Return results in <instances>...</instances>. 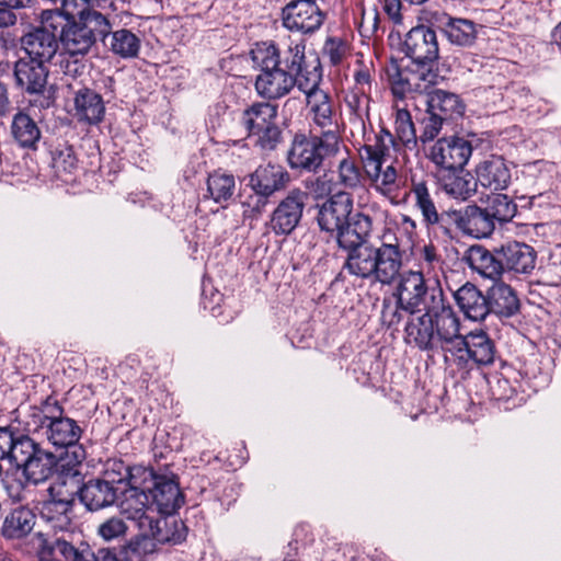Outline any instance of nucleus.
Segmentation results:
<instances>
[{
	"mask_svg": "<svg viewBox=\"0 0 561 561\" xmlns=\"http://www.w3.org/2000/svg\"><path fill=\"white\" fill-rule=\"evenodd\" d=\"M36 524V514L27 506L12 510L4 518L1 534L7 539H21L27 536Z\"/></svg>",
	"mask_w": 561,
	"mask_h": 561,
	"instance_id": "obj_39",
	"label": "nucleus"
},
{
	"mask_svg": "<svg viewBox=\"0 0 561 561\" xmlns=\"http://www.w3.org/2000/svg\"><path fill=\"white\" fill-rule=\"evenodd\" d=\"M353 214L351 194L337 192L320 206L317 221L321 230L333 234L346 224Z\"/></svg>",
	"mask_w": 561,
	"mask_h": 561,
	"instance_id": "obj_21",
	"label": "nucleus"
},
{
	"mask_svg": "<svg viewBox=\"0 0 561 561\" xmlns=\"http://www.w3.org/2000/svg\"><path fill=\"white\" fill-rule=\"evenodd\" d=\"M87 56H65L61 53L60 68L64 73L72 78H77L84 73L87 69Z\"/></svg>",
	"mask_w": 561,
	"mask_h": 561,
	"instance_id": "obj_58",
	"label": "nucleus"
},
{
	"mask_svg": "<svg viewBox=\"0 0 561 561\" xmlns=\"http://www.w3.org/2000/svg\"><path fill=\"white\" fill-rule=\"evenodd\" d=\"M496 253L500 254L502 272L530 274L536 266L537 252L526 243L511 241L496 248Z\"/></svg>",
	"mask_w": 561,
	"mask_h": 561,
	"instance_id": "obj_23",
	"label": "nucleus"
},
{
	"mask_svg": "<svg viewBox=\"0 0 561 561\" xmlns=\"http://www.w3.org/2000/svg\"><path fill=\"white\" fill-rule=\"evenodd\" d=\"M62 486V484H51L48 489L49 497L44 501L39 508L41 518L54 534L38 533L36 550L38 551L41 535L64 537L69 540L70 530L75 518V496Z\"/></svg>",
	"mask_w": 561,
	"mask_h": 561,
	"instance_id": "obj_7",
	"label": "nucleus"
},
{
	"mask_svg": "<svg viewBox=\"0 0 561 561\" xmlns=\"http://www.w3.org/2000/svg\"><path fill=\"white\" fill-rule=\"evenodd\" d=\"M38 561H119L108 548L94 553L85 542L75 545L71 540L56 536H39Z\"/></svg>",
	"mask_w": 561,
	"mask_h": 561,
	"instance_id": "obj_10",
	"label": "nucleus"
},
{
	"mask_svg": "<svg viewBox=\"0 0 561 561\" xmlns=\"http://www.w3.org/2000/svg\"><path fill=\"white\" fill-rule=\"evenodd\" d=\"M53 165L57 171L72 173L78 165L72 147L62 145L53 152Z\"/></svg>",
	"mask_w": 561,
	"mask_h": 561,
	"instance_id": "obj_53",
	"label": "nucleus"
},
{
	"mask_svg": "<svg viewBox=\"0 0 561 561\" xmlns=\"http://www.w3.org/2000/svg\"><path fill=\"white\" fill-rule=\"evenodd\" d=\"M305 207L304 193L291 191L274 209L270 219V228L277 236H287L298 226Z\"/></svg>",
	"mask_w": 561,
	"mask_h": 561,
	"instance_id": "obj_22",
	"label": "nucleus"
},
{
	"mask_svg": "<svg viewBox=\"0 0 561 561\" xmlns=\"http://www.w3.org/2000/svg\"><path fill=\"white\" fill-rule=\"evenodd\" d=\"M321 75L318 70L309 82L300 83L299 90L306 95V105L310 118V130L342 139L339 115L334 101L328 91L319 87Z\"/></svg>",
	"mask_w": 561,
	"mask_h": 561,
	"instance_id": "obj_6",
	"label": "nucleus"
},
{
	"mask_svg": "<svg viewBox=\"0 0 561 561\" xmlns=\"http://www.w3.org/2000/svg\"><path fill=\"white\" fill-rule=\"evenodd\" d=\"M387 75L397 91L425 92L435 84L437 73L431 70H402L396 60L387 66Z\"/></svg>",
	"mask_w": 561,
	"mask_h": 561,
	"instance_id": "obj_24",
	"label": "nucleus"
},
{
	"mask_svg": "<svg viewBox=\"0 0 561 561\" xmlns=\"http://www.w3.org/2000/svg\"><path fill=\"white\" fill-rule=\"evenodd\" d=\"M454 298L460 311L469 320L482 321L490 314L486 294L469 282L455 291Z\"/></svg>",
	"mask_w": 561,
	"mask_h": 561,
	"instance_id": "obj_28",
	"label": "nucleus"
},
{
	"mask_svg": "<svg viewBox=\"0 0 561 561\" xmlns=\"http://www.w3.org/2000/svg\"><path fill=\"white\" fill-rule=\"evenodd\" d=\"M440 180L443 181V186L448 194L463 201L470 198L476 193L477 185L479 184L477 180L473 181L472 179H465L459 176V174L445 175V178H442Z\"/></svg>",
	"mask_w": 561,
	"mask_h": 561,
	"instance_id": "obj_49",
	"label": "nucleus"
},
{
	"mask_svg": "<svg viewBox=\"0 0 561 561\" xmlns=\"http://www.w3.org/2000/svg\"><path fill=\"white\" fill-rule=\"evenodd\" d=\"M323 56L328 57L334 66L341 64L348 53L347 43L341 37L330 36L325 39Z\"/></svg>",
	"mask_w": 561,
	"mask_h": 561,
	"instance_id": "obj_54",
	"label": "nucleus"
},
{
	"mask_svg": "<svg viewBox=\"0 0 561 561\" xmlns=\"http://www.w3.org/2000/svg\"><path fill=\"white\" fill-rule=\"evenodd\" d=\"M234 178L230 174L213 173L207 180V192L216 202L228 201L234 192Z\"/></svg>",
	"mask_w": 561,
	"mask_h": 561,
	"instance_id": "obj_47",
	"label": "nucleus"
},
{
	"mask_svg": "<svg viewBox=\"0 0 561 561\" xmlns=\"http://www.w3.org/2000/svg\"><path fill=\"white\" fill-rule=\"evenodd\" d=\"M305 185L316 198H322L332 193L333 183L328 174H322L307 179Z\"/></svg>",
	"mask_w": 561,
	"mask_h": 561,
	"instance_id": "obj_57",
	"label": "nucleus"
},
{
	"mask_svg": "<svg viewBox=\"0 0 561 561\" xmlns=\"http://www.w3.org/2000/svg\"><path fill=\"white\" fill-rule=\"evenodd\" d=\"M146 482L139 488L149 495V504L154 508V515H171L183 504L178 483L165 476H159L151 469V478H146Z\"/></svg>",
	"mask_w": 561,
	"mask_h": 561,
	"instance_id": "obj_19",
	"label": "nucleus"
},
{
	"mask_svg": "<svg viewBox=\"0 0 561 561\" xmlns=\"http://www.w3.org/2000/svg\"><path fill=\"white\" fill-rule=\"evenodd\" d=\"M473 151L472 140L468 137L453 135L437 139L427 151L426 157L435 165L436 175H455L462 172Z\"/></svg>",
	"mask_w": 561,
	"mask_h": 561,
	"instance_id": "obj_8",
	"label": "nucleus"
},
{
	"mask_svg": "<svg viewBox=\"0 0 561 561\" xmlns=\"http://www.w3.org/2000/svg\"><path fill=\"white\" fill-rule=\"evenodd\" d=\"M156 543L145 533L130 539L121 550L122 561H152Z\"/></svg>",
	"mask_w": 561,
	"mask_h": 561,
	"instance_id": "obj_42",
	"label": "nucleus"
},
{
	"mask_svg": "<svg viewBox=\"0 0 561 561\" xmlns=\"http://www.w3.org/2000/svg\"><path fill=\"white\" fill-rule=\"evenodd\" d=\"M383 163L365 167L373 187L383 196H390L399 190L398 170L393 164L382 169Z\"/></svg>",
	"mask_w": 561,
	"mask_h": 561,
	"instance_id": "obj_40",
	"label": "nucleus"
},
{
	"mask_svg": "<svg viewBox=\"0 0 561 561\" xmlns=\"http://www.w3.org/2000/svg\"><path fill=\"white\" fill-rule=\"evenodd\" d=\"M10 106L8 84L0 80V117L4 116Z\"/></svg>",
	"mask_w": 561,
	"mask_h": 561,
	"instance_id": "obj_64",
	"label": "nucleus"
},
{
	"mask_svg": "<svg viewBox=\"0 0 561 561\" xmlns=\"http://www.w3.org/2000/svg\"><path fill=\"white\" fill-rule=\"evenodd\" d=\"M383 8L393 21L399 22L401 20V0H385Z\"/></svg>",
	"mask_w": 561,
	"mask_h": 561,
	"instance_id": "obj_63",
	"label": "nucleus"
},
{
	"mask_svg": "<svg viewBox=\"0 0 561 561\" xmlns=\"http://www.w3.org/2000/svg\"><path fill=\"white\" fill-rule=\"evenodd\" d=\"M391 145L383 142L375 137L374 144H366L359 148V157L363 161L364 168L377 163H383L385 157L389 151Z\"/></svg>",
	"mask_w": 561,
	"mask_h": 561,
	"instance_id": "obj_50",
	"label": "nucleus"
},
{
	"mask_svg": "<svg viewBox=\"0 0 561 561\" xmlns=\"http://www.w3.org/2000/svg\"><path fill=\"white\" fill-rule=\"evenodd\" d=\"M543 282L550 286H559L561 284V274L559 273V266L556 263L548 264L542 270Z\"/></svg>",
	"mask_w": 561,
	"mask_h": 561,
	"instance_id": "obj_61",
	"label": "nucleus"
},
{
	"mask_svg": "<svg viewBox=\"0 0 561 561\" xmlns=\"http://www.w3.org/2000/svg\"><path fill=\"white\" fill-rule=\"evenodd\" d=\"M435 23L454 45L470 46L477 38L476 24L470 20L440 14L435 16Z\"/></svg>",
	"mask_w": 561,
	"mask_h": 561,
	"instance_id": "obj_33",
	"label": "nucleus"
},
{
	"mask_svg": "<svg viewBox=\"0 0 561 561\" xmlns=\"http://www.w3.org/2000/svg\"><path fill=\"white\" fill-rule=\"evenodd\" d=\"M410 192L414 197L415 207L420 210L423 222L431 220V217L437 211L434 199L430 193L428 182L416 175L411 178Z\"/></svg>",
	"mask_w": 561,
	"mask_h": 561,
	"instance_id": "obj_44",
	"label": "nucleus"
},
{
	"mask_svg": "<svg viewBox=\"0 0 561 561\" xmlns=\"http://www.w3.org/2000/svg\"><path fill=\"white\" fill-rule=\"evenodd\" d=\"M267 197L268 196H263V195H260L259 193H255L254 196H250L249 202L243 203V206H245V208L243 210L244 218H251V219L257 218L262 214V211L267 203V201H266Z\"/></svg>",
	"mask_w": 561,
	"mask_h": 561,
	"instance_id": "obj_59",
	"label": "nucleus"
},
{
	"mask_svg": "<svg viewBox=\"0 0 561 561\" xmlns=\"http://www.w3.org/2000/svg\"><path fill=\"white\" fill-rule=\"evenodd\" d=\"M64 409L55 402L46 403L44 409L33 413V421L36 424L34 431L44 430L47 440L56 447L71 448L79 446L82 430L78 423L62 415Z\"/></svg>",
	"mask_w": 561,
	"mask_h": 561,
	"instance_id": "obj_9",
	"label": "nucleus"
},
{
	"mask_svg": "<svg viewBox=\"0 0 561 561\" xmlns=\"http://www.w3.org/2000/svg\"><path fill=\"white\" fill-rule=\"evenodd\" d=\"M423 130L420 135V140L426 142L433 140L442 130L443 124L446 123L445 117H440L438 114L426 108L424 117L421 119Z\"/></svg>",
	"mask_w": 561,
	"mask_h": 561,
	"instance_id": "obj_55",
	"label": "nucleus"
},
{
	"mask_svg": "<svg viewBox=\"0 0 561 561\" xmlns=\"http://www.w3.org/2000/svg\"><path fill=\"white\" fill-rule=\"evenodd\" d=\"M337 184L345 190L355 191L363 186V175L354 160L343 157L337 165Z\"/></svg>",
	"mask_w": 561,
	"mask_h": 561,
	"instance_id": "obj_48",
	"label": "nucleus"
},
{
	"mask_svg": "<svg viewBox=\"0 0 561 561\" xmlns=\"http://www.w3.org/2000/svg\"><path fill=\"white\" fill-rule=\"evenodd\" d=\"M18 16L14 11L0 7V30L11 27L16 24Z\"/></svg>",
	"mask_w": 561,
	"mask_h": 561,
	"instance_id": "obj_62",
	"label": "nucleus"
},
{
	"mask_svg": "<svg viewBox=\"0 0 561 561\" xmlns=\"http://www.w3.org/2000/svg\"><path fill=\"white\" fill-rule=\"evenodd\" d=\"M398 277L397 297L410 314L432 308L433 299L438 300V305H450L440 287H428L422 272L412 270L399 272L396 279Z\"/></svg>",
	"mask_w": 561,
	"mask_h": 561,
	"instance_id": "obj_11",
	"label": "nucleus"
},
{
	"mask_svg": "<svg viewBox=\"0 0 561 561\" xmlns=\"http://www.w3.org/2000/svg\"><path fill=\"white\" fill-rule=\"evenodd\" d=\"M432 302V308L423 314L409 319L404 327L405 341L421 351L448 353L460 320L450 305L438 306L435 299Z\"/></svg>",
	"mask_w": 561,
	"mask_h": 561,
	"instance_id": "obj_3",
	"label": "nucleus"
},
{
	"mask_svg": "<svg viewBox=\"0 0 561 561\" xmlns=\"http://www.w3.org/2000/svg\"><path fill=\"white\" fill-rule=\"evenodd\" d=\"M289 181L288 172L279 164H266L259 167L251 175L250 184L263 196H271L276 191L285 187Z\"/></svg>",
	"mask_w": 561,
	"mask_h": 561,
	"instance_id": "obj_32",
	"label": "nucleus"
},
{
	"mask_svg": "<svg viewBox=\"0 0 561 561\" xmlns=\"http://www.w3.org/2000/svg\"><path fill=\"white\" fill-rule=\"evenodd\" d=\"M424 93L427 96L426 105L428 111L445 117L447 122L463 115L465 105L457 94L440 89L426 90Z\"/></svg>",
	"mask_w": 561,
	"mask_h": 561,
	"instance_id": "obj_37",
	"label": "nucleus"
},
{
	"mask_svg": "<svg viewBox=\"0 0 561 561\" xmlns=\"http://www.w3.org/2000/svg\"><path fill=\"white\" fill-rule=\"evenodd\" d=\"M305 41L256 43L251 49L253 65L260 70L255 78V90L264 99L277 100L290 93L299 84L309 82L318 70H308Z\"/></svg>",
	"mask_w": 561,
	"mask_h": 561,
	"instance_id": "obj_2",
	"label": "nucleus"
},
{
	"mask_svg": "<svg viewBox=\"0 0 561 561\" xmlns=\"http://www.w3.org/2000/svg\"><path fill=\"white\" fill-rule=\"evenodd\" d=\"M76 116L81 122L96 124L104 116V103L102 96L95 91L83 88L76 92L75 96Z\"/></svg>",
	"mask_w": 561,
	"mask_h": 561,
	"instance_id": "obj_38",
	"label": "nucleus"
},
{
	"mask_svg": "<svg viewBox=\"0 0 561 561\" xmlns=\"http://www.w3.org/2000/svg\"><path fill=\"white\" fill-rule=\"evenodd\" d=\"M461 233L482 239L490 237L495 230L496 225L484 207L478 205H468L461 208Z\"/></svg>",
	"mask_w": 561,
	"mask_h": 561,
	"instance_id": "obj_34",
	"label": "nucleus"
},
{
	"mask_svg": "<svg viewBox=\"0 0 561 561\" xmlns=\"http://www.w3.org/2000/svg\"><path fill=\"white\" fill-rule=\"evenodd\" d=\"M277 105L256 102L247 107L241 117L249 136H256V145L263 150H274L282 140V130L276 123Z\"/></svg>",
	"mask_w": 561,
	"mask_h": 561,
	"instance_id": "obj_13",
	"label": "nucleus"
},
{
	"mask_svg": "<svg viewBox=\"0 0 561 561\" xmlns=\"http://www.w3.org/2000/svg\"><path fill=\"white\" fill-rule=\"evenodd\" d=\"M403 51L419 70L433 71L439 57L435 31L425 25L411 28L405 35Z\"/></svg>",
	"mask_w": 561,
	"mask_h": 561,
	"instance_id": "obj_16",
	"label": "nucleus"
},
{
	"mask_svg": "<svg viewBox=\"0 0 561 561\" xmlns=\"http://www.w3.org/2000/svg\"><path fill=\"white\" fill-rule=\"evenodd\" d=\"M420 257L426 263L428 268H434L440 263V257L437 254V250L433 244L424 245L420 251Z\"/></svg>",
	"mask_w": 561,
	"mask_h": 561,
	"instance_id": "obj_60",
	"label": "nucleus"
},
{
	"mask_svg": "<svg viewBox=\"0 0 561 561\" xmlns=\"http://www.w3.org/2000/svg\"><path fill=\"white\" fill-rule=\"evenodd\" d=\"M325 14L316 0H291L282 9L283 26L295 33L310 35L324 22Z\"/></svg>",
	"mask_w": 561,
	"mask_h": 561,
	"instance_id": "obj_17",
	"label": "nucleus"
},
{
	"mask_svg": "<svg viewBox=\"0 0 561 561\" xmlns=\"http://www.w3.org/2000/svg\"><path fill=\"white\" fill-rule=\"evenodd\" d=\"M448 353L454 357L458 367L470 369L472 365H490L494 360L495 346L484 331H473L460 334V324L453 336Z\"/></svg>",
	"mask_w": 561,
	"mask_h": 561,
	"instance_id": "obj_12",
	"label": "nucleus"
},
{
	"mask_svg": "<svg viewBox=\"0 0 561 561\" xmlns=\"http://www.w3.org/2000/svg\"><path fill=\"white\" fill-rule=\"evenodd\" d=\"M60 33V44L65 56H88L99 39L105 43L111 24L105 15L93 9L73 11Z\"/></svg>",
	"mask_w": 561,
	"mask_h": 561,
	"instance_id": "obj_4",
	"label": "nucleus"
},
{
	"mask_svg": "<svg viewBox=\"0 0 561 561\" xmlns=\"http://www.w3.org/2000/svg\"><path fill=\"white\" fill-rule=\"evenodd\" d=\"M13 75L16 87L20 88L23 93L28 95H42L44 96V102H42L41 106H50L53 103L51 95L50 93L46 95L49 76L47 64L21 57L14 64Z\"/></svg>",
	"mask_w": 561,
	"mask_h": 561,
	"instance_id": "obj_18",
	"label": "nucleus"
},
{
	"mask_svg": "<svg viewBox=\"0 0 561 561\" xmlns=\"http://www.w3.org/2000/svg\"><path fill=\"white\" fill-rule=\"evenodd\" d=\"M477 182L485 188L502 191L511 183V170L501 156H490L476 167Z\"/></svg>",
	"mask_w": 561,
	"mask_h": 561,
	"instance_id": "obj_27",
	"label": "nucleus"
},
{
	"mask_svg": "<svg viewBox=\"0 0 561 561\" xmlns=\"http://www.w3.org/2000/svg\"><path fill=\"white\" fill-rule=\"evenodd\" d=\"M405 313H410V311L400 304L399 297L394 300L390 298L383 299L381 320L388 328H396L403 321Z\"/></svg>",
	"mask_w": 561,
	"mask_h": 561,
	"instance_id": "obj_51",
	"label": "nucleus"
},
{
	"mask_svg": "<svg viewBox=\"0 0 561 561\" xmlns=\"http://www.w3.org/2000/svg\"><path fill=\"white\" fill-rule=\"evenodd\" d=\"M105 45L122 58H134L137 56L140 48L139 38L129 30L122 28L111 32L106 36Z\"/></svg>",
	"mask_w": 561,
	"mask_h": 561,
	"instance_id": "obj_41",
	"label": "nucleus"
},
{
	"mask_svg": "<svg viewBox=\"0 0 561 561\" xmlns=\"http://www.w3.org/2000/svg\"><path fill=\"white\" fill-rule=\"evenodd\" d=\"M141 533L150 537L156 545H179L186 538L185 525L175 517L153 515L150 526L144 527Z\"/></svg>",
	"mask_w": 561,
	"mask_h": 561,
	"instance_id": "obj_29",
	"label": "nucleus"
},
{
	"mask_svg": "<svg viewBox=\"0 0 561 561\" xmlns=\"http://www.w3.org/2000/svg\"><path fill=\"white\" fill-rule=\"evenodd\" d=\"M10 134L14 144L24 150H37L42 139L37 122L23 110H19L12 116Z\"/></svg>",
	"mask_w": 561,
	"mask_h": 561,
	"instance_id": "obj_30",
	"label": "nucleus"
},
{
	"mask_svg": "<svg viewBox=\"0 0 561 561\" xmlns=\"http://www.w3.org/2000/svg\"><path fill=\"white\" fill-rule=\"evenodd\" d=\"M146 478H151V468L144 466H127L122 460H108L105 465L104 480L113 481L114 485L119 486L127 481L129 486L139 488L146 482Z\"/></svg>",
	"mask_w": 561,
	"mask_h": 561,
	"instance_id": "obj_36",
	"label": "nucleus"
},
{
	"mask_svg": "<svg viewBox=\"0 0 561 561\" xmlns=\"http://www.w3.org/2000/svg\"><path fill=\"white\" fill-rule=\"evenodd\" d=\"M373 229L371 218L354 213L334 236L340 249L347 252L343 268L351 275L381 285H391L402 268L403 252L398 242L368 241Z\"/></svg>",
	"mask_w": 561,
	"mask_h": 561,
	"instance_id": "obj_1",
	"label": "nucleus"
},
{
	"mask_svg": "<svg viewBox=\"0 0 561 561\" xmlns=\"http://www.w3.org/2000/svg\"><path fill=\"white\" fill-rule=\"evenodd\" d=\"M19 458L15 466L22 469L26 482L37 485L47 481L55 472L57 456L44 449L33 438L28 437L24 445L19 447Z\"/></svg>",
	"mask_w": 561,
	"mask_h": 561,
	"instance_id": "obj_15",
	"label": "nucleus"
},
{
	"mask_svg": "<svg viewBox=\"0 0 561 561\" xmlns=\"http://www.w3.org/2000/svg\"><path fill=\"white\" fill-rule=\"evenodd\" d=\"M62 13L59 10H47L43 12L42 27H36L21 37V47L25 51L24 58L49 62L56 55L59 43L57 41L55 30L57 25L55 19H60Z\"/></svg>",
	"mask_w": 561,
	"mask_h": 561,
	"instance_id": "obj_14",
	"label": "nucleus"
},
{
	"mask_svg": "<svg viewBox=\"0 0 561 561\" xmlns=\"http://www.w3.org/2000/svg\"><path fill=\"white\" fill-rule=\"evenodd\" d=\"M342 139L309 130L296 133L287 151L291 170L317 173L328 158L341 154Z\"/></svg>",
	"mask_w": 561,
	"mask_h": 561,
	"instance_id": "obj_5",
	"label": "nucleus"
},
{
	"mask_svg": "<svg viewBox=\"0 0 561 561\" xmlns=\"http://www.w3.org/2000/svg\"><path fill=\"white\" fill-rule=\"evenodd\" d=\"M122 493L124 494V499L119 503L122 514L135 522L140 531L144 527L150 526L154 508L150 506L149 495L145 493V490L129 486Z\"/></svg>",
	"mask_w": 561,
	"mask_h": 561,
	"instance_id": "obj_26",
	"label": "nucleus"
},
{
	"mask_svg": "<svg viewBox=\"0 0 561 561\" xmlns=\"http://www.w3.org/2000/svg\"><path fill=\"white\" fill-rule=\"evenodd\" d=\"M28 435L14 433L9 427H0V460L8 459L15 463L21 453L19 447L27 442Z\"/></svg>",
	"mask_w": 561,
	"mask_h": 561,
	"instance_id": "obj_46",
	"label": "nucleus"
},
{
	"mask_svg": "<svg viewBox=\"0 0 561 561\" xmlns=\"http://www.w3.org/2000/svg\"><path fill=\"white\" fill-rule=\"evenodd\" d=\"M461 209H447L436 211L431 220L425 222L428 229L435 232H442L444 236L451 238L456 231L461 232Z\"/></svg>",
	"mask_w": 561,
	"mask_h": 561,
	"instance_id": "obj_45",
	"label": "nucleus"
},
{
	"mask_svg": "<svg viewBox=\"0 0 561 561\" xmlns=\"http://www.w3.org/2000/svg\"><path fill=\"white\" fill-rule=\"evenodd\" d=\"M396 133L399 140L404 146H410L416 144V134L414 129V124L411 119V115L405 110H399L397 112L396 118Z\"/></svg>",
	"mask_w": 561,
	"mask_h": 561,
	"instance_id": "obj_52",
	"label": "nucleus"
},
{
	"mask_svg": "<svg viewBox=\"0 0 561 561\" xmlns=\"http://www.w3.org/2000/svg\"><path fill=\"white\" fill-rule=\"evenodd\" d=\"M484 209L495 225H502L511 221L515 217L517 205L506 194H492L488 196Z\"/></svg>",
	"mask_w": 561,
	"mask_h": 561,
	"instance_id": "obj_43",
	"label": "nucleus"
},
{
	"mask_svg": "<svg viewBox=\"0 0 561 561\" xmlns=\"http://www.w3.org/2000/svg\"><path fill=\"white\" fill-rule=\"evenodd\" d=\"M127 526L118 517H111L102 523L98 528V534L106 541H111L125 536Z\"/></svg>",
	"mask_w": 561,
	"mask_h": 561,
	"instance_id": "obj_56",
	"label": "nucleus"
},
{
	"mask_svg": "<svg viewBox=\"0 0 561 561\" xmlns=\"http://www.w3.org/2000/svg\"><path fill=\"white\" fill-rule=\"evenodd\" d=\"M490 313L510 318L519 310V300L514 289L505 283H496L486 291Z\"/></svg>",
	"mask_w": 561,
	"mask_h": 561,
	"instance_id": "obj_35",
	"label": "nucleus"
},
{
	"mask_svg": "<svg viewBox=\"0 0 561 561\" xmlns=\"http://www.w3.org/2000/svg\"><path fill=\"white\" fill-rule=\"evenodd\" d=\"M465 261L468 266L480 274L481 276L490 279H497L502 274V262L500 254L491 252L480 244L469 247L465 254Z\"/></svg>",
	"mask_w": 561,
	"mask_h": 561,
	"instance_id": "obj_31",
	"label": "nucleus"
},
{
	"mask_svg": "<svg viewBox=\"0 0 561 561\" xmlns=\"http://www.w3.org/2000/svg\"><path fill=\"white\" fill-rule=\"evenodd\" d=\"M119 493H122L121 488L114 485L113 481L96 478L82 481L71 494L75 499L79 497L87 510L95 512L113 505Z\"/></svg>",
	"mask_w": 561,
	"mask_h": 561,
	"instance_id": "obj_20",
	"label": "nucleus"
},
{
	"mask_svg": "<svg viewBox=\"0 0 561 561\" xmlns=\"http://www.w3.org/2000/svg\"><path fill=\"white\" fill-rule=\"evenodd\" d=\"M85 457L87 453L81 445L68 448L62 457H57V478L53 484H62L72 492L84 479L81 468Z\"/></svg>",
	"mask_w": 561,
	"mask_h": 561,
	"instance_id": "obj_25",
	"label": "nucleus"
}]
</instances>
